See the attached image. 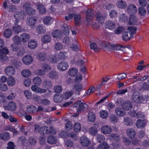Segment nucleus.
<instances>
[{
    "label": "nucleus",
    "instance_id": "30",
    "mask_svg": "<svg viewBox=\"0 0 149 149\" xmlns=\"http://www.w3.org/2000/svg\"><path fill=\"white\" fill-rule=\"evenodd\" d=\"M127 135L131 138L134 137L136 135V133L134 130L132 129H128L127 130Z\"/></svg>",
    "mask_w": 149,
    "mask_h": 149
},
{
    "label": "nucleus",
    "instance_id": "6",
    "mask_svg": "<svg viewBox=\"0 0 149 149\" xmlns=\"http://www.w3.org/2000/svg\"><path fill=\"white\" fill-rule=\"evenodd\" d=\"M22 61L24 64L26 65H29L32 63L33 59L31 56L26 55L23 57Z\"/></svg>",
    "mask_w": 149,
    "mask_h": 149
},
{
    "label": "nucleus",
    "instance_id": "46",
    "mask_svg": "<svg viewBox=\"0 0 149 149\" xmlns=\"http://www.w3.org/2000/svg\"><path fill=\"white\" fill-rule=\"evenodd\" d=\"M100 115L101 118L105 119L108 117V113L106 110H102L100 112Z\"/></svg>",
    "mask_w": 149,
    "mask_h": 149
},
{
    "label": "nucleus",
    "instance_id": "20",
    "mask_svg": "<svg viewBox=\"0 0 149 149\" xmlns=\"http://www.w3.org/2000/svg\"><path fill=\"white\" fill-rule=\"evenodd\" d=\"M137 23V19L134 15H131L130 16L128 23L131 25L136 24Z\"/></svg>",
    "mask_w": 149,
    "mask_h": 149
},
{
    "label": "nucleus",
    "instance_id": "22",
    "mask_svg": "<svg viewBox=\"0 0 149 149\" xmlns=\"http://www.w3.org/2000/svg\"><path fill=\"white\" fill-rule=\"evenodd\" d=\"M122 106L125 110L127 111L131 108L132 105L130 101H126L123 103Z\"/></svg>",
    "mask_w": 149,
    "mask_h": 149
},
{
    "label": "nucleus",
    "instance_id": "10",
    "mask_svg": "<svg viewBox=\"0 0 149 149\" xmlns=\"http://www.w3.org/2000/svg\"><path fill=\"white\" fill-rule=\"evenodd\" d=\"M80 143L83 146H88L90 144L89 139L85 136H82L80 139Z\"/></svg>",
    "mask_w": 149,
    "mask_h": 149
},
{
    "label": "nucleus",
    "instance_id": "54",
    "mask_svg": "<svg viewBox=\"0 0 149 149\" xmlns=\"http://www.w3.org/2000/svg\"><path fill=\"white\" fill-rule=\"evenodd\" d=\"M90 48L95 52L98 51L100 48L98 47L96 44L94 42L91 43L90 45Z\"/></svg>",
    "mask_w": 149,
    "mask_h": 149
},
{
    "label": "nucleus",
    "instance_id": "48",
    "mask_svg": "<svg viewBox=\"0 0 149 149\" xmlns=\"http://www.w3.org/2000/svg\"><path fill=\"white\" fill-rule=\"evenodd\" d=\"M81 125V124L79 123H75L73 126V129L74 131L76 132H78L80 131Z\"/></svg>",
    "mask_w": 149,
    "mask_h": 149
},
{
    "label": "nucleus",
    "instance_id": "13",
    "mask_svg": "<svg viewBox=\"0 0 149 149\" xmlns=\"http://www.w3.org/2000/svg\"><path fill=\"white\" fill-rule=\"evenodd\" d=\"M31 89L32 91L38 93H42L46 92L45 89L40 88L36 85L32 86Z\"/></svg>",
    "mask_w": 149,
    "mask_h": 149
},
{
    "label": "nucleus",
    "instance_id": "29",
    "mask_svg": "<svg viewBox=\"0 0 149 149\" xmlns=\"http://www.w3.org/2000/svg\"><path fill=\"white\" fill-rule=\"evenodd\" d=\"M44 23L47 25L51 24L53 22V19L49 16L45 17L43 19Z\"/></svg>",
    "mask_w": 149,
    "mask_h": 149
},
{
    "label": "nucleus",
    "instance_id": "44",
    "mask_svg": "<svg viewBox=\"0 0 149 149\" xmlns=\"http://www.w3.org/2000/svg\"><path fill=\"white\" fill-rule=\"evenodd\" d=\"M37 31L39 34L44 33L46 31V28L43 26H38L36 27Z\"/></svg>",
    "mask_w": 149,
    "mask_h": 149
},
{
    "label": "nucleus",
    "instance_id": "12",
    "mask_svg": "<svg viewBox=\"0 0 149 149\" xmlns=\"http://www.w3.org/2000/svg\"><path fill=\"white\" fill-rule=\"evenodd\" d=\"M137 8L133 4H130L129 5L126 9V11L130 14H134L136 13L137 11Z\"/></svg>",
    "mask_w": 149,
    "mask_h": 149
},
{
    "label": "nucleus",
    "instance_id": "3",
    "mask_svg": "<svg viewBox=\"0 0 149 149\" xmlns=\"http://www.w3.org/2000/svg\"><path fill=\"white\" fill-rule=\"evenodd\" d=\"M73 107L77 108V113H74L72 115V116L75 117L78 116V113L83 111L87 107V105L85 103H82L81 101H79L74 104Z\"/></svg>",
    "mask_w": 149,
    "mask_h": 149
},
{
    "label": "nucleus",
    "instance_id": "42",
    "mask_svg": "<svg viewBox=\"0 0 149 149\" xmlns=\"http://www.w3.org/2000/svg\"><path fill=\"white\" fill-rule=\"evenodd\" d=\"M114 33L117 35L120 34L124 30V27L122 26H118L114 29Z\"/></svg>",
    "mask_w": 149,
    "mask_h": 149
},
{
    "label": "nucleus",
    "instance_id": "53",
    "mask_svg": "<svg viewBox=\"0 0 149 149\" xmlns=\"http://www.w3.org/2000/svg\"><path fill=\"white\" fill-rule=\"evenodd\" d=\"M47 140L49 143L52 144L56 143L57 141L56 139L52 136L49 137L47 139Z\"/></svg>",
    "mask_w": 149,
    "mask_h": 149
},
{
    "label": "nucleus",
    "instance_id": "26",
    "mask_svg": "<svg viewBox=\"0 0 149 149\" xmlns=\"http://www.w3.org/2000/svg\"><path fill=\"white\" fill-rule=\"evenodd\" d=\"M15 25L13 26V30L14 32L16 33H19L22 30L21 26L17 24L19 22L14 21Z\"/></svg>",
    "mask_w": 149,
    "mask_h": 149
},
{
    "label": "nucleus",
    "instance_id": "40",
    "mask_svg": "<svg viewBox=\"0 0 149 149\" xmlns=\"http://www.w3.org/2000/svg\"><path fill=\"white\" fill-rule=\"evenodd\" d=\"M116 114L119 116H123L125 115V113L120 108H117L115 110Z\"/></svg>",
    "mask_w": 149,
    "mask_h": 149
},
{
    "label": "nucleus",
    "instance_id": "15",
    "mask_svg": "<svg viewBox=\"0 0 149 149\" xmlns=\"http://www.w3.org/2000/svg\"><path fill=\"white\" fill-rule=\"evenodd\" d=\"M3 108L5 110H9L10 111H15L16 108V105L15 103L11 101L9 102L7 106H4Z\"/></svg>",
    "mask_w": 149,
    "mask_h": 149
},
{
    "label": "nucleus",
    "instance_id": "64",
    "mask_svg": "<svg viewBox=\"0 0 149 149\" xmlns=\"http://www.w3.org/2000/svg\"><path fill=\"white\" fill-rule=\"evenodd\" d=\"M138 12L140 15L144 16L146 14V11L144 8L140 7L139 8Z\"/></svg>",
    "mask_w": 149,
    "mask_h": 149
},
{
    "label": "nucleus",
    "instance_id": "35",
    "mask_svg": "<svg viewBox=\"0 0 149 149\" xmlns=\"http://www.w3.org/2000/svg\"><path fill=\"white\" fill-rule=\"evenodd\" d=\"M48 76L50 78L53 79H57L58 77V73L55 71H52L50 72Z\"/></svg>",
    "mask_w": 149,
    "mask_h": 149
},
{
    "label": "nucleus",
    "instance_id": "17",
    "mask_svg": "<svg viewBox=\"0 0 149 149\" xmlns=\"http://www.w3.org/2000/svg\"><path fill=\"white\" fill-rule=\"evenodd\" d=\"M111 128L108 125L103 126L101 128V132L104 134H108L110 133L112 131Z\"/></svg>",
    "mask_w": 149,
    "mask_h": 149
},
{
    "label": "nucleus",
    "instance_id": "52",
    "mask_svg": "<svg viewBox=\"0 0 149 149\" xmlns=\"http://www.w3.org/2000/svg\"><path fill=\"white\" fill-rule=\"evenodd\" d=\"M12 31L9 29H7L4 31V36L6 38H9L12 34Z\"/></svg>",
    "mask_w": 149,
    "mask_h": 149
},
{
    "label": "nucleus",
    "instance_id": "49",
    "mask_svg": "<svg viewBox=\"0 0 149 149\" xmlns=\"http://www.w3.org/2000/svg\"><path fill=\"white\" fill-rule=\"evenodd\" d=\"M47 55L45 53L42 52L38 56V58L40 61H45L47 58Z\"/></svg>",
    "mask_w": 149,
    "mask_h": 149
},
{
    "label": "nucleus",
    "instance_id": "25",
    "mask_svg": "<svg viewBox=\"0 0 149 149\" xmlns=\"http://www.w3.org/2000/svg\"><path fill=\"white\" fill-rule=\"evenodd\" d=\"M62 35L61 31L59 30H55L52 33V36L57 38L61 37Z\"/></svg>",
    "mask_w": 149,
    "mask_h": 149
},
{
    "label": "nucleus",
    "instance_id": "45",
    "mask_svg": "<svg viewBox=\"0 0 149 149\" xmlns=\"http://www.w3.org/2000/svg\"><path fill=\"white\" fill-rule=\"evenodd\" d=\"M78 70L75 68H72L68 72L69 75L71 77H74L77 73Z\"/></svg>",
    "mask_w": 149,
    "mask_h": 149
},
{
    "label": "nucleus",
    "instance_id": "4",
    "mask_svg": "<svg viewBox=\"0 0 149 149\" xmlns=\"http://www.w3.org/2000/svg\"><path fill=\"white\" fill-rule=\"evenodd\" d=\"M9 50L6 47H4L0 49V61L3 62L8 60V58L6 55L8 54Z\"/></svg>",
    "mask_w": 149,
    "mask_h": 149
},
{
    "label": "nucleus",
    "instance_id": "24",
    "mask_svg": "<svg viewBox=\"0 0 149 149\" xmlns=\"http://www.w3.org/2000/svg\"><path fill=\"white\" fill-rule=\"evenodd\" d=\"M21 41L24 42H26L30 38V36L26 33H24L20 36Z\"/></svg>",
    "mask_w": 149,
    "mask_h": 149
},
{
    "label": "nucleus",
    "instance_id": "47",
    "mask_svg": "<svg viewBox=\"0 0 149 149\" xmlns=\"http://www.w3.org/2000/svg\"><path fill=\"white\" fill-rule=\"evenodd\" d=\"M33 82L34 84L40 86L42 83V80L40 77H36L33 79Z\"/></svg>",
    "mask_w": 149,
    "mask_h": 149
},
{
    "label": "nucleus",
    "instance_id": "28",
    "mask_svg": "<svg viewBox=\"0 0 149 149\" xmlns=\"http://www.w3.org/2000/svg\"><path fill=\"white\" fill-rule=\"evenodd\" d=\"M146 121L143 120L139 119L136 122V127L139 128H142L145 126Z\"/></svg>",
    "mask_w": 149,
    "mask_h": 149
},
{
    "label": "nucleus",
    "instance_id": "31",
    "mask_svg": "<svg viewBox=\"0 0 149 149\" xmlns=\"http://www.w3.org/2000/svg\"><path fill=\"white\" fill-rule=\"evenodd\" d=\"M129 114L133 117H137L138 118H143L144 116V115L143 113L141 112L136 113V111H134L130 112L129 113Z\"/></svg>",
    "mask_w": 149,
    "mask_h": 149
},
{
    "label": "nucleus",
    "instance_id": "43",
    "mask_svg": "<svg viewBox=\"0 0 149 149\" xmlns=\"http://www.w3.org/2000/svg\"><path fill=\"white\" fill-rule=\"evenodd\" d=\"M73 93L74 92L73 91H68L65 93L63 95H62V96L64 99L67 100L70 98Z\"/></svg>",
    "mask_w": 149,
    "mask_h": 149
},
{
    "label": "nucleus",
    "instance_id": "1",
    "mask_svg": "<svg viewBox=\"0 0 149 149\" xmlns=\"http://www.w3.org/2000/svg\"><path fill=\"white\" fill-rule=\"evenodd\" d=\"M35 130L36 132H38L41 134L44 132L47 133H51L52 134H54L56 133V131L52 127L48 128L47 126H45L40 127L39 125H36Z\"/></svg>",
    "mask_w": 149,
    "mask_h": 149
},
{
    "label": "nucleus",
    "instance_id": "59",
    "mask_svg": "<svg viewBox=\"0 0 149 149\" xmlns=\"http://www.w3.org/2000/svg\"><path fill=\"white\" fill-rule=\"evenodd\" d=\"M65 144L66 146L71 148L73 147L74 144L73 142L70 140H67L65 142Z\"/></svg>",
    "mask_w": 149,
    "mask_h": 149
},
{
    "label": "nucleus",
    "instance_id": "36",
    "mask_svg": "<svg viewBox=\"0 0 149 149\" xmlns=\"http://www.w3.org/2000/svg\"><path fill=\"white\" fill-rule=\"evenodd\" d=\"M7 84L8 85L10 86H13L15 84L16 80L13 77H9L7 79Z\"/></svg>",
    "mask_w": 149,
    "mask_h": 149
},
{
    "label": "nucleus",
    "instance_id": "37",
    "mask_svg": "<svg viewBox=\"0 0 149 149\" xmlns=\"http://www.w3.org/2000/svg\"><path fill=\"white\" fill-rule=\"evenodd\" d=\"M96 19L100 23H103L104 20V17L103 16L102 14L100 13H97L96 15Z\"/></svg>",
    "mask_w": 149,
    "mask_h": 149
},
{
    "label": "nucleus",
    "instance_id": "11",
    "mask_svg": "<svg viewBox=\"0 0 149 149\" xmlns=\"http://www.w3.org/2000/svg\"><path fill=\"white\" fill-rule=\"evenodd\" d=\"M106 28L111 30H113L116 28V25L113 22L111 21L107 22L105 25Z\"/></svg>",
    "mask_w": 149,
    "mask_h": 149
},
{
    "label": "nucleus",
    "instance_id": "7",
    "mask_svg": "<svg viewBox=\"0 0 149 149\" xmlns=\"http://www.w3.org/2000/svg\"><path fill=\"white\" fill-rule=\"evenodd\" d=\"M93 11L91 9H88L87 10L86 13V19L88 25H91L92 21V15L93 14Z\"/></svg>",
    "mask_w": 149,
    "mask_h": 149
},
{
    "label": "nucleus",
    "instance_id": "50",
    "mask_svg": "<svg viewBox=\"0 0 149 149\" xmlns=\"http://www.w3.org/2000/svg\"><path fill=\"white\" fill-rule=\"evenodd\" d=\"M63 99V97L61 95H55L54 97V100L56 102H61Z\"/></svg>",
    "mask_w": 149,
    "mask_h": 149
},
{
    "label": "nucleus",
    "instance_id": "60",
    "mask_svg": "<svg viewBox=\"0 0 149 149\" xmlns=\"http://www.w3.org/2000/svg\"><path fill=\"white\" fill-rule=\"evenodd\" d=\"M72 128V123L70 121L67 122L65 124V128L68 131H70Z\"/></svg>",
    "mask_w": 149,
    "mask_h": 149
},
{
    "label": "nucleus",
    "instance_id": "8",
    "mask_svg": "<svg viewBox=\"0 0 149 149\" xmlns=\"http://www.w3.org/2000/svg\"><path fill=\"white\" fill-rule=\"evenodd\" d=\"M30 4L29 3H25L23 5V8L25 9L27 13L29 15H33L35 13L36 10L30 7Z\"/></svg>",
    "mask_w": 149,
    "mask_h": 149
},
{
    "label": "nucleus",
    "instance_id": "51",
    "mask_svg": "<svg viewBox=\"0 0 149 149\" xmlns=\"http://www.w3.org/2000/svg\"><path fill=\"white\" fill-rule=\"evenodd\" d=\"M36 21V19L34 18H29L28 19L27 23L29 25L31 26L34 25Z\"/></svg>",
    "mask_w": 149,
    "mask_h": 149
},
{
    "label": "nucleus",
    "instance_id": "16",
    "mask_svg": "<svg viewBox=\"0 0 149 149\" xmlns=\"http://www.w3.org/2000/svg\"><path fill=\"white\" fill-rule=\"evenodd\" d=\"M3 5L4 8L9 12H14L16 10V8L15 6L11 5L8 2H4Z\"/></svg>",
    "mask_w": 149,
    "mask_h": 149
},
{
    "label": "nucleus",
    "instance_id": "18",
    "mask_svg": "<svg viewBox=\"0 0 149 149\" xmlns=\"http://www.w3.org/2000/svg\"><path fill=\"white\" fill-rule=\"evenodd\" d=\"M24 13L23 11L21 12H17L14 15V17L15 20L14 21H17L19 22V20L22 19L24 18Z\"/></svg>",
    "mask_w": 149,
    "mask_h": 149
},
{
    "label": "nucleus",
    "instance_id": "14",
    "mask_svg": "<svg viewBox=\"0 0 149 149\" xmlns=\"http://www.w3.org/2000/svg\"><path fill=\"white\" fill-rule=\"evenodd\" d=\"M5 72L6 75L11 76L15 74V70L13 67L9 66L5 68Z\"/></svg>",
    "mask_w": 149,
    "mask_h": 149
},
{
    "label": "nucleus",
    "instance_id": "33",
    "mask_svg": "<svg viewBox=\"0 0 149 149\" xmlns=\"http://www.w3.org/2000/svg\"><path fill=\"white\" fill-rule=\"evenodd\" d=\"M132 37L131 34L128 33V31H125L122 36V38L123 40L127 41L130 40Z\"/></svg>",
    "mask_w": 149,
    "mask_h": 149
},
{
    "label": "nucleus",
    "instance_id": "41",
    "mask_svg": "<svg viewBox=\"0 0 149 149\" xmlns=\"http://www.w3.org/2000/svg\"><path fill=\"white\" fill-rule=\"evenodd\" d=\"M88 119L90 122L94 121L95 119V115L93 112H90L88 114Z\"/></svg>",
    "mask_w": 149,
    "mask_h": 149
},
{
    "label": "nucleus",
    "instance_id": "19",
    "mask_svg": "<svg viewBox=\"0 0 149 149\" xmlns=\"http://www.w3.org/2000/svg\"><path fill=\"white\" fill-rule=\"evenodd\" d=\"M11 48L13 50L17 52V54L19 56H21L24 54V50L23 49L22 51L18 50V49L17 48V43L14 42L13 44L11 45Z\"/></svg>",
    "mask_w": 149,
    "mask_h": 149
},
{
    "label": "nucleus",
    "instance_id": "58",
    "mask_svg": "<svg viewBox=\"0 0 149 149\" xmlns=\"http://www.w3.org/2000/svg\"><path fill=\"white\" fill-rule=\"evenodd\" d=\"M109 148L108 145L106 143H104L98 146L97 149H107Z\"/></svg>",
    "mask_w": 149,
    "mask_h": 149
},
{
    "label": "nucleus",
    "instance_id": "2",
    "mask_svg": "<svg viewBox=\"0 0 149 149\" xmlns=\"http://www.w3.org/2000/svg\"><path fill=\"white\" fill-rule=\"evenodd\" d=\"M148 99V95L139 96L136 94V93H135L132 96V101L136 103H146Z\"/></svg>",
    "mask_w": 149,
    "mask_h": 149
},
{
    "label": "nucleus",
    "instance_id": "9",
    "mask_svg": "<svg viewBox=\"0 0 149 149\" xmlns=\"http://www.w3.org/2000/svg\"><path fill=\"white\" fill-rule=\"evenodd\" d=\"M68 64L66 61H62L59 63L57 66L58 70L61 71H64L67 70L68 68Z\"/></svg>",
    "mask_w": 149,
    "mask_h": 149
},
{
    "label": "nucleus",
    "instance_id": "63",
    "mask_svg": "<svg viewBox=\"0 0 149 149\" xmlns=\"http://www.w3.org/2000/svg\"><path fill=\"white\" fill-rule=\"evenodd\" d=\"M64 25L63 27H62V29L63 30L64 34L65 35H68L69 34V26H68L66 24Z\"/></svg>",
    "mask_w": 149,
    "mask_h": 149
},
{
    "label": "nucleus",
    "instance_id": "62",
    "mask_svg": "<svg viewBox=\"0 0 149 149\" xmlns=\"http://www.w3.org/2000/svg\"><path fill=\"white\" fill-rule=\"evenodd\" d=\"M83 86L81 84H78L75 85L73 88V89L77 91H79L82 90Z\"/></svg>",
    "mask_w": 149,
    "mask_h": 149
},
{
    "label": "nucleus",
    "instance_id": "56",
    "mask_svg": "<svg viewBox=\"0 0 149 149\" xmlns=\"http://www.w3.org/2000/svg\"><path fill=\"white\" fill-rule=\"evenodd\" d=\"M119 20L121 22H125L127 21L128 18L124 14H123L120 15Z\"/></svg>",
    "mask_w": 149,
    "mask_h": 149
},
{
    "label": "nucleus",
    "instance_id": "32",
    "mask_svg": "<svg viewBox=\"0 0 149 149\" xmlns=\"http://www.w3.org/2000/svg\"><path fill=\"white\" fill-rule=\"evenodd\" d=\"M117 7L121 9H124L127 6L126 3L122 0H119L117 3Z\"/></svg>",
    "mask_w": 149,
    "mask_h": 149
},
{
    "label": "nucleus",
    "instance_id": "23",
    "mask_svg": "<svg viewBox=\"0 0 149 149\" xmlns=\"http://www.w3.org/2000/svg\"><path fill=\"white\" fill-rule=\"evenodd\" d=\"M37 9L39 13L41 14H44L46 13V10L44 5L43 4L38 5L37 7Z\"/></svg>",
    "mask_w": 149,
    "mask_h": 149
},
{
    "label": "nucleus",
    "instance_id": "34",
    "mask_svg": "<svg viewBox=\"0 0 149 149\" xmlns=\"http://www.w3.org/2000/svg\"><path fill=\"white\" fill-rule=\"evenodd\" d=\"M31 71L27 69L23 70L21 72V74L24 77H28L31 75Z\"/></svg>",
    "mask_w": 149,
    "mask_h": 149
},
{
    "label": "nucleus",
    "instance_id": "55",
    "mask_svg": "<svg viewBox=\"0 0 149 149\" xmlns=\"http://www.w3.org/2000/svg\"><path fill=\"white\" fill-rule=\"evenodd\" d=\"M51 37L50 36L48 35H45L42 38V41L44 43H47L50 41Z\"/></svg>",
    "mask_w": 149,
    "mask_h": 149
},
{
    "label": "nucleus",
    "instance_id": "5",
    "mask_svg": "<svg viewBox=\"0 0 149 149\" xmlns=\"http://www.w3.org/2000/svg\"><path fill=\"white\" fill-rule=\"evenodd\" d=\"M111 51H113L115 53H117V51H121L125 52V48L123 46L118 45H112L110 47Z\"/></svg>",
    "mask_w": 149,
    "mask_h": 149
},
{
    "label": "nucleus",
    "instance_id": "39",
    "mask_svg": "<svg viewBox=\"0 0 149 149\" xmlns=\"http://www.w3.org/2000/svg\"><path fill=\"white\" fill-rule=\"evenodd\" d=\"M26 111L29 113H31L36 111L37 108L33 106L28 105L26 107Z\"/></svg>",
    "mask_w": 149,
    "mask_h": 149
},
{
    "label": "nucleus",
    "instance_id": "21",
    "mask_svg": "<svg viewBox=\"0 0 149 149\" xmlns=\"http://www.w3.org/2000/svg\"><path fill=\"white\" fill-rule=\"evenodd\" d=\"M37 46L38 43L37 41L34 40H30L28 42V47L30 49H34Z\"/></svg>",
    "mask_w": 149,
    "mask_h": 149
},
{
    "label": "nucleus",
    "instance_id": "27",
    "mask_svg": "<svg viewBox=\"0 0 149 149\" xmlns=\"http://www.w3.org/2000/svg\"><path fill=\"white\" fill-rule=\"evenodd\" d=\"M74 22L75 25L77 26L79 25L81 23V17L78 14H75L74 16Z\"/></svg>",
    "mask_w": 149,
    "mask_h": 149
},
{
    "label": "nucleus",
    "instance_id": "38",
    "mask_svg": "<svg viewBox=\"0 0 149 149\" xmlns=\"http://www.w3.org/2000/svg\"><path fill=\"white\" fill-rule=\"evenodd\" d=\"M10 138L9 133L7 132H3L1 133L0 134L1 139L4 141H6L9 139Z\"/></svg>",
    "mask_w": 149,
    "mask_h": 149
},
{
    "label": "nucleus",
    "instance_id": "61",
    "mask_svg": "<svg viewBox=\"0 0 149 149\" xmlns=\"http://www.w3.org/2000/svg\"><path fill=\"white\" fill-rule=\"evenodd\" d=\"M136 28L132 26L128 28V32H129V33L132 34V36L133 34L136 33Z\"/></svg>",
    "mask_w": 149,
    "mask_h": 149
},
{
    "label": "nucleus",
    "instance_id": "57",
    "mask_svg": "<svg viewBox=\"0 0 149 149\" xmlns=\"http://www.w3.org/2000/svg\"><path fill=\"white\" fill-rule=\"evenodd\" d=\"M89 132L91 135L95 134L97 132V128L95 126L92 127L89 129Z\"/></svg>",
    "mask_w": 149,
    "mask_h": 149
}]
</instances>
